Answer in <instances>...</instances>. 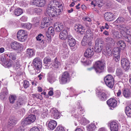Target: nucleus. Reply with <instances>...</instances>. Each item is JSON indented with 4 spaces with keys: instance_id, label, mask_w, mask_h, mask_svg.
Listing matches in <instances>:
<instances>
[{
    "instance_id": "1",
    "label": "nucleus",
    "mask_w": 131,
    "mask_h": 131,
    "mask_svg": "<svg viewBox=\"0 0 131 131\" xmlns=\"http://www.w3.org/2000/svg\"><path fill=\"white\" fill-rule=\"evenodd\" d=\"M62 4L58 5L57 7L55 5L56 3L54 1H50L47 5L46 13L50 17H55L56 16L59 15L63 10ZM50 17H45L43 18L45 22L42 23L40 27L41 29L46 28L48 26L49 21H50Z\"/></svg>"
},
{
    "instance_id": "2",
    "label": "nucleus",
    "mask_w": 131,
    "mask_h": 131,
    "mask_svg": "<svg viewBox=\"0 0 131 131\" xmlns=\"http://www.w3.org/2000/svg\"><path fill=\"white\" fill-rule=\"evenodd\" d=\"M105 68V63L104 61H98L95 62L94 68L97 73L103 72Z\"/></svg>"
},
{
    "instance_id": "3",
    "label": "nucleus",
    "mask_w": 131,
    "mask_h": 131,
    "mask_svg": "<svg viewBox=\"0 0 131 131\" xmlns=\"http://www.w3.org/2000/svg\"><path fill=\"white\" fill-rule=\"evenodd\" d=\"M106 85L109 88H112L114 84V79L113 77L110 74H108L105 77L104 79Z\"/></svg>"
},
{
    "instance_id": "4",
    "label": "nucleus",
    "mask_w": 131,
    "mask_h": 131,
    "mask_svg": "<svg viewBox=\"0 0 131 131\" xmlns=\"http://www.w3.org/2000/svg\"><path fill=\"white\" fill-rule=\"evenodd\" d=\"M33 63L35 69L37 70L36 72L39 73L42 67L41 59L39 57L35 58L33 60Z\"/></svg>"
},
{
    "instance_id": "5",
    "label": "nucleus",
    "mask_w": 131,
    "mask_h": 131,
    "mask_svg": "<svg viewBox=\"0 0 131 131\" xmlns=\"http://www.w3.org/2000/svg\"><path fill=\"white\" fill-rule=\"evenodd\" d=\"M36 119V117L35 115H30L22 121L21 124L24 126L26 125L34 122Z\"/></svg>"
},
{
    "instance_id": "6",
    "label": "nucleus",
    "mask_w": 131,
    "mask_h": 131,
    "mask_svg": "<svg viewBox=\"0 0 131 131\" xmlns=\"http://www.w3.org/2000/svg\"><path fill=\"white\" fill-rule=\"evenodd\" d=\"M121 64L124 70L126 71L130 68V63L126 58H123L121 60Z\"/></svg>"
},
{
    "instance_id": "7",
    "label": "nucleus",
    "mask_w": 131,
    "mask_h": 131,
    "mask_svg": "<svg viewBox=\"0 0 131 131\" xmlns=\"http://www.w3.org/2000/svg\"><path fill=\"white\" fill-rule=\"evenodd\" d=\"M88 35H89V34H87L84 36L81 42L82 46H90L92 45V42L91 40V38Z\"/></svg>"
},
{
    "instance_id": "8",
    "label": "nucleus",
    "mask_w": 131,
    "mask_h": 131,
    "mask_svg": "<svg viewBox=\"0 0 131 131\" xmlns=\"http://www.w3.org/2000/svg\"><path fill=\"white\" fill-rule=\"evenodd\" d=\"M70 81L69 74L68 72L66 71L63 73L61 75L60 80V83L65 84Z\"/></svg>"
},
{
    "instance_id": "9",
    "label": "nucleus",
    "mask_w": 131,
    "mask_h": 131,
    "mask_svg": "<svg viewBox=\"0 0 131 131\" xmlns=\"http://www.w3.org/2000/svg\"><path fill=\"white\" fill-rule=\"evenodd\" d=\"M17 123V120L14 118H10L8 120L7 125V129L10 130L12 129Z\"/></svg>"
},
{
    "instance_id": "10",
    "label": "nucleus",
    "mask_w": 131,
    "mask_h": 131,
    "mask_svg": "<svg viewBox=\"0 0 131 131\" xmlns=\"http://www.w3.org/2000/svg\"><path fill=\"white\" fill-rule=\"evenodd\" d=\"M68 30L66 29H64L61 32L59 35V38L62 40H65L67 39L68 36Z\"/></svg>"
},
{
    "instance_id": "11",
    "label": "nucleus",
    "mask_w": 131,
    "mask_h": 131,
    "mask_svg": "<svg viewBox=\"0 0 131 131\" xmlns=\"http://www.w3.org/2000/svg\"><path fill=\"white\" fill-rule=\"evenodd\" d=\"M10 46L13 49L17 50L23 48L22 45L16 41L12 42L10 44Z\"/></svg>"
},
{
    "instance_id": "12",
    "label": "nucleus",
    "mask_w": 131,
    "mask_h": 131,
    "mask_svg": "<svg viewBox=\"0 0 131 131\" xmlns=\"http://www.w3.org/2000/svg\"><path fill=\"white\" fill-rule=\"evenodd\" d=\"M104 17L105 20L109 21L113 20L115 18L114 14L110 12L106 13L104 14Z\"/></svg>"
},
{
    "instance_id": "13",
    "label": "nucleus",
    "mask_w": 131,
    "mask_h": 131,
    "mask_svg": "<svg viewBox=\"0 0 131 131\" xmlns=\"http://www.w3.org/2000/svg\"><path fill=\"white\" fill-rule=\"evenodd\" d=\"M8 95V91L6 88H3L0 93V98L2 100L6 99Z\"/></svg>"
},
{
    "instance_id": "14",
    "label": "nucleus",
    "mask_w": 131,
    "mask_h": 131,
    "mask_svg": "<svg viewBox=\"0 0 131 131\" xmlns=\"http://www.w3.org/2000/svg\"><path fill=\"white\" fill-rule=\"evenodd\" d=\"M105 41L106 44V46L108 47H112L115 45V42L114 39L109 37L106 38L105 39Z\"/></svg>"
},
{
    "instance_id": "15",
    "label": "nucleus",
    "mask_w": 131,
    "mask_h": 131,
    "mask_svg": "<svg viewBox=\"0 0 131 131\" xmlns=\"http://www.w3.org/2000/svg\"><path fill=\"white\" fill-rule=\"evenodd\" d=\"M94 52L93 49L91 48H88L84 52V56L87 58H91V57L93 55Z\"/></svg>"
},
{
    "instance_id": "16",
    "label": "nucleus",
    "mask_w": 131,
    "mask_h": 131,
    "mask_svg": "<svg viewBox=\"0 0 131 131\" xmlns=\"http://www.w3.org/2000/svg\"><path fill=\"white\" fill-rule=\"evenodd\" d=\"M67 42L68 44L70 47H73L75 46L76 41L75 39L71 35H69L67 38Z\"/></svg>"
},
{
    "instance_id": "17",
    "label": "nucleus",
    "mask_w": 131,
    "mask_h": 131,
    "mask_svg": "<svg viewBox=\"0 0 131 131\" xmlns=\"http://www.w3.org/2000/svg\"><path fill=\"white\" fill-rule=\"evenodd\" d=\"M107 103L109 106L115 107L117 105V102L114 99L111 98L107 101Z\"/></svg>"
},
{
    "instance_id": "18",
    "label": "nucleus",
    "mask_w": 131,
    "mask_h": 131,
    "mask_svg": "<svg viewBox=\"0 0 131 131\" xmlns=\"http://www.w3.org/2000/svg\"><path fill=\"white\" fill-rule=\"evenodd\" d=\"M111 47H108V46H105V49H104L103 51V53L105 55L111 56L112 55V52L111 48Z\"/></svg>"
},
{
    "instance_id": "19",
    "label": "nucleus",
    "mask_w": 131,
    "mask_h": 131,
    "mask_svg": "<svg viewBox=\"0 0 131 131\" xmlns=\"http://www.w3.org/2000/svg\"><path fill=\"white\" fill-rule=\"evenodd\" d=\"M110 128L111 131H118V124L115 122H112L110 124Z\"/></svg>"
},
{
    "instance_id": "20",
    "label": "nucleus",
    "mask_w": 131,
    "mask_h": 131,
    "mask_svg": "<svg viewBox=\"0 0 131 131\" xmlns=\"http://www.w3.org/2000/svg\"><path fill=\"white\" fill-rule=\"evenodd\" d=\"M98 97L102 101H105L107 99V94L102 91L99 92Z\"/></svg>"
},
{
    "instance_id": "21",
    "label": "nucleus",
    "mask_w": 131,
    "mask_h": 131,
    "mask_svg": "<svg viewBox=\"0 0 131 131\" xmlns=\"http://www.w3.org/2000/svg\"><path fill=\"white\" fill-rule=\"evenodd\" d=\"M57 125V123L54 120L50 121L48 124L49 128L51 130L54 129Z\"/></svg>"
},
{
    "instance_id": "22",
    "label": "nucleus",
    "mask_w": 131,
    "mask_h": 131,
    "mask_svg": "<svg viewBox=\"0 0 131 131\" xmlns=\"http://www.w3.org/2000/svg\"><path fill=\"white\" fill-rule=\"evenodd\" d=\"M122 94L126 98L131 97V92L130 90L128 89H124L122 92Z\"/></svg>"
},
{
    "instance_id": "23",
    "label": "nucleus",
    "mask_w": 131,
    "mask_h": 131,
    "mask_svg": "<svg viewBox=\"0 0 131 131\" xmlns=\"http://www.w3.org/2000/svg\"><path fill=\"white\" fill-rule=\"evenodd\" d=\"M54 27L56 31L58 32H60L63 29V24L61 23H59L57 25L55 24Z\"/></svg>"
},
{
    "instance_id": "24",
    "label": "nucleus",
    "mask_w": 131,
    "mask_h": 131,
    "mask_svg": "<svg viewBox=\"0 0 131 131\" xmlns=\"http://www.w3.org/2000/svg\"><path fill=\"white\" fill-rule=\"evenodd\" d=\"M117 27L120 30L121 34H124L126 33V31H127V29L126 26L124 24L120 25L117 26Z\"/></svg>"
},
{
    "instance_id": "25",
    "label": "nucleus",
    "mask_w": 131,
    "mask_h": 131,
    "mask_svg": "<svg viewBox=\"0 0 131 131\" xmlns=\"http://www.w3.org/2000/svg\"><path fill=\"white\" fill-rule=\"evenodd\" d=\"M123 39L128 43L130 42L131 41V36L129 34H127L125 33L124 34H122Z\"/></svg>"
},
{
    "instance_id": "26",
    "label": "nucleus",
    "mask_w": 131,
    "mask_h": 131,
    "mask_svg": "<svg viewBox=\"0 0 131 131\" xmlns=\"http://www.w3.org/2000/svg\"><path fill=\"white\" fill-rule=\"evenodd\" d=\"M51 59L49 57H46L43 59V62L46 64L44 66L45 68L46 69H48L49 68V66L48 64L49 63L51 62Z\"/></svg>"
},
{
    "instance_id": "27",
    "label": "nucleus",
    "mask_w": 131,
    "mask_h": 131,
    "mask_svg": "<svg viewBox=\"0 0 131 131\" xmlns=\"http://www.w3.org/2000/svg\"><path fill=\"white\" fill-rule=\"evenodd\" d=\"M118 46H119V48L121 49H124L126 47V44L124 41L122 40L118 41L117 42Z\"/></svg>"
},
{
    "instance_id": "28",
    "label": "nucleus",
    "mask_w": 131,
    "mask_h": 131,
    "mask_svg": "<svg viewBox=\"0 0 131 131\" xmlns=\"http://www.w3.org/2000/svg\"><path fill=\"white\" fill-rule=\"evenodd\" d=\"M27 56L29 57H31L34 55V50L32 49L28 48L26 51Z\"/></svg>"
},
{
    "instance_id": "29",
    "label": "nucleus",
    "mask_w": 131,
    "mask_h": 131,
    "mask_svg": "<svg viewBox=\"0 0 131 131\" xmlns=\"http://www.w3.org/2000/svg\"><path fill=\"white\" fill-rule=\"evenodd\" d=\"M52 114L54 118L55 119H57L60 117V114L57 110H56L53 111Z\"/></svg>"
},
{
    "instance_id": "30",
    "label": "nucleus",
    "mask_w": 131,
    "mask_h": 131,
    "mask_svg": "<svg viewBox=\"0 0 131 131\" xmlns=\"http://www.w3.org/2000/svg\"><path fill=\"white\" fill-rule=\"evenodd\" d=\"M31 14H33L34 13H36L38 14H40L42 11V10L41 9L39 8H35L34 9H31Z\"/></svg>"
},
{
    "instance_id": "31",
    "label": "nucleus",
    "mask_w": 131,
    "mask_h": 131,
    "mask_svg": "<svg viewBox=\"0 0 131 131\" xmlns=\"http://www.w3.org/2000/svg\"><path fill=\"white\" fill-rule=\"evenodd\" d=\"M95 46H98L101 45L103 46L104 44V42L100 38H98L95 40Z\"/></svg>"
},
{
    "instance_id": "32",
    "label": "nucleus",
    "mask_w": 131,
    "mask_h": 131,
    "mask_svg": "<svg viewBox=\"0 0 131 131\" xmlns=\"http://www.w3.org/2000/svg\"><path fill=\"white\" fill-rule=\"evenodd\" d=\"M24 35H28L27 31L25 30L21 29L18 31L17 34V37L23 36Z\"/></svg>"
},
{
    "instance_id": "33",
    "label": "nucleus",
    "mask_w": 131,
    "mask_h": 131,
    "mask_svg": "<svg viewBox=\"0 0 131 131\" xmlns=\"http://www.w3.org/2000/svg\"><path fill=\"white\" fill-rule=\"evenodd\" d=\"M126 20L123 17H119L115 22L116 23L118 24H122L125 23L126 21Z\"/></svg>"
},
{
    "instance_id": "34",
    "label": "nucleus",
    "mask_w": 131,
    "mask_h": 131,
    "mask_svg": "<svg viewBox=\"0 0 131 131\" xmlns=\"http://www.w3.org/2000/svg\"><path fill=\"white\" fill-rule=\"evenodd\" d=\"M125 112L128 116L131 117V109L129 106H127L125 108Z\"/></svg>"
},
{
    "instance_id": "35",
    "label": "nucleus",
    "mask_w": 131,
    "mask_h": 131,
    "mask_svg": "<svg viewBox=\"0 0 131 131\" xmlns=\"http://www.w3.org/2000/svg\"><path fill=\"white\" fill-rule=\"evenodd\" d=\"M103 48V45H100L99 46H95L94 49L95 52L97 53H99L102 51Z\"/></svg>"
},
{
    "instance_id": "36",
    "label": "nucleus",
    "mask_w": 131,
    "mask_h": 131,
    "mask_svg": "<svg viewBox=\"0 0 131 131\" xmlns=\"http://www.w3.org/2000/svg\"><path fill=\"white\" fill-rule=\"evenodd\" d=\"M28 37V35H24L23 36H17V38L20 41L23 42L25 41Z\"/></svg>"
},
{
    "instance_id": "37",
    "label": "nucleus",
    "mask_w": 131,
    "mask_h": 131,
    "mask_svg": "<svg viewBox=\"0 0 131 131\" xmlns=\"http://www.w3.org/2000/svg\"><path fill=\"white\" fill-rule=\"evenodd\" d=\"M23 11L21 9L18 8L14 10V14L17 16H18L23 13Z\"/></svg>"
},
{
    "instance_id": "38",
    "label": "nucleus",
    "mask_w": 131,
    "mask_h": 131,
    "mask_svg": "<svg viewBox=\"0 0 131 131\" xmlns=\"http://www.w3.org/2000/svg\"><path fill=\"white\" fill-rule=\"evenodd\" d=\"M60 65V62L58 61L57 58H56L54 59V62L53 63V67L55 68H57Z\"/></svg>"
},
{
    "instance_id": "39",
    "label": "nucleus",
    "mask_w": 131,
    "mask_h": 131,
    "mask_svg": "<svg viewBox=\"0 0 131 131\" xmlns=\"http://www.w3.org/2000/svg\"><path fill=\"white\" fill-rule=\"evenodd\" d=\"M12 60H10L6 61L3 66L6 68L10 67L12 65Z\"/></svg>"
},
{
    "instance_id": "40",
    "label": "nucleus",
    "mask_w": 131,
    "mask_h": 131,
    "mask_svg": "<svg viewBox=\"0 0 131 131\" xmlns=\"http://www.w3.org/2000/svg\"><path fill=\"white\" fill-rule=\"evenodd\" d=\"M96 126L94 124L89 125L87 126V130L89 131H93L95 128Z\"/></svg>"
},
{
    "instance_id": "41",
    "label": "nucleus",
    "mask_w": 131,
    "mask_h": 131,
    "mask_svg": "<svg viewBox=\"0 0 131 131\" xmlns=\"http://www.w3.org/2000/svg\"><path fill=\"white\" fill-rule=\"evenodd\" d=\"M20 66L19 63V61L18 60H16L14 64V68L16 70L19 68Z\"/></svg>"
},
{
    "instance_id": "42",
    "label": "nucleus",
    "mask_w": 131,
    "mask_h": 131,
    "mask_svg": "<svg viewBox=\"0 0 131 131\" xmlns=\"http://www.w3.org/2000/svg\"><path fill=\"white\" fill-rule=\"evenodd\" d=\"M6 61V58L4 56L3 54L0 56V63L3 66Z\"/></svg>"
},
{
    "instance_id": "43",
    "label": "nucleus",
    "mask_w": 131,
    "mask_h": 131,
    "mask_svg": "<svg viewBox=\"0 0 131 131\" xmlns=\"http://www.w3.org/2000/svg\"><path fill=\"white\" fill-rule=\"evenodd\" d=\"M7 55L9 58L13 60H15L16 59V55L14 53H10L7 54Z\"/></svg>"
},
{
    "instance_id": "44",
    "label": "nucleus",
    "mask_w": 131,
    "mask_h": 131,
    "mask_svg": "<svg viewBox=\"0 0 131 131\" xmlns=\"http://www.w3.org/2000/svg\"><path fill=\"white\" fill-rule=\"evenodd\" d=\"M24 102V100L22 98H20L18 100L16 105L18 107L21 106L23 105Z\"/></svg>"
},
{
    "instance_id": "45",
    "label": "nucleus",
    "mask_w": 131,
    "mask_h": 131,
    "mask_svg": "<svg viewBox=\"0 0 131 131\" xmlns=\"http://www.w3.org/2000/svg\"><path fill=\"white\" fill-rule=\"evenodd\" d=\"M32 21L34 24L35 26H37L39 24V18L37 17H35L32 20Z\"/></svg>"
},
{
    "instance_id": "46",
    "label": "nucleus",
    "mask_w": 131,
    "mask_h": 131,
    "mask_svg": "<svg viewBox=\"0 0 131 131\" xmlns=\"http://www.w3.org/2000/svg\"><path fill=\"white\" fill-rule=\"evenodd\" d=\"M21 26L22 27L28 29H30L31 27V25L30 23L22 24Z\"/></svg>"
},
{
    "instance_id": "47",
    "label": "nucleus",
    "mask_w": 131,
    "mask_h": 131,
    "mask_svg": "<svg viewBox=\"0 0 131 131\" xmlns=\"http://www.w3.org/2000/svg\"><path fill=\"white\" fill-rule=\"evenodd\" d=\"M113 59L114 61L116 62L119 61L120 59L119 55L114 54L113 55Z\"/></svg>"
},
{
    "instance_id": "48",
    "label": "nucleus",
    "mask_w": 131,
    "mask_h": 131,
    "mask_svg": "<svg viewBox=\"0 0 131 131\" xmlns=\"http://www.w3.org/2000/svg\"><path fill=\"white\" fill-rule=\"evenodd\" d=\"M48 32L51 35L53 36L54 35V29L52 27H49L48 29Z\"/></svg>"
},
{
    "instance_id": "49",
    "label": "nucleus",
    "mask_w": 131,
    "mask_h": 131,
    "mask_svg": "<svg viewBox=\"0 0 131 131\" xmlns=\"http://www.w3.org/2000/svg\"><path fill=\"white\" fill-rule=\"evenodd\" d=\"M107 70L108 72L112 73L114 72V67H113L111 65H110L108 67Z\"/></svg>"
},
{
    "instance_id": "50",
    "label": "nucleus",
    "mask_w": 131,
    "mask_h": 131,
    "mask_svg": "<svg viewBox=\"0 0 131 131\" xmlns=\"http://www.w3.org/2000/svg\"><path fill=\"white\" fill-rule=\"evenodd\" d=\"M16 99V96L14 95H11L9 97V101L11 103H14Z\"/></svg>"
},
{
    "instance_id": "51",
    "label": "nucleus",
    "mask_w": 131,
    "mask_h": 131,
    "mask_svg": "<svg viewBox=\"0 0 131 131\" xmlns=\"http://www.w3.org/2000/svg\"><path fill=\"white\" fill-rule=\"evenodd\" d=\"M39 4L38 5L39 7L43 6L46 3L45 0H39Z\"/></svg>"
},
{
    "instance_id": "52",
    "label": "nucleus",
    "mask_w": 131,
    "mask_h": 131,
    "mask_svg": "<svg viewBox=\"0 0 131 131\" xmlns=\"http://www.w3.org/2000/svg\"><path fill=\"white\" fill-rule=\"evenodd\" d=\"M123 74L122 70L120 68L117 69L116 71V74L118 76L122 75Z\"/></svg>"
},
{
    "instance_id": "53",
    "label": "nucleus",
    "mask_w": 131,
    "mask_h": 131,
    "mask_svg": "<svg viewBox=\"0 0 131 131\" xmlns=\"http://www.w3.org/2000/svg\"><path fill=\"white\" fill-rule=\"evenodd\" d=\"M44 36L42 34H40L38 35V36L36 37L37 40L39 41H41L42 39L43 38Z\"/></svg>"
},
{
    "instance_id": "54",
    "label": "nucleus",
    "mask_w": 131,
    "mask_h": 131,
    "mask_svg": "<svg viewBox=\"0 0 131 131\" xmlns=\"http://www.w3.org/2000/svg\"><path fill=\"white\" fill-rule=\"evenodd\" d=\"M54 131H64V129L62 126L59 125L56 128Z\"/></svg>"
},
{
    "instance_id": "55",
    "label": "nucleus",
    "mask_w": 131,
    "mask_h": 131,
    "mask_svg": "<svg viewBox=\"0 0 131 131\" xmlns=\"http://www.w3.org/2000/svg\"><path fill=\"white\" fill-rule=\"evenodd\" d=\"M75 27L77 29L79 30H82L84 29V27L83 26L79 24L76 25L75 26Z\"/></svg>"
},
{
    "instance_id": "56",
    "label": "nucleus",
    "mask_w": 131,
    "mask_h": 131,
    "mask_svg": "<svg viewBox=\"0 0 131 131\" xmlns=\"http://www.w3.org/2000/svg\"><path fill=\"white\" fill-rule=\"evenodd\" d=\"M39 3V0H34L32 2V4L38 7Z\"/></svg>"
},
{
    "instance_id": "57",
    "label": "nucleus",
    "mask_w": 131,
    "mask_h": 131,
    "mask_svg": "<svg viewBox=\"0 0 131 131\" xmlns=\"http://www.w3.org/2000/svg\"><path fill=\"white\" fill-rule=\"evenodd\" d=\"M24 87L25 88H27L29 86V82L27 81H24Z\"/></svg>"
},
{
    "instance_id": "58",
    "label": "nucleus",
    "mask_w": 131,
    "mask_h": 131,
    "mask_svg": "<svg viewBox=\"0 0 131 131\" xmlns=\"http://www.w3.org/2000/svg\"><path fill=\"white\" fill-rule=\"evenodd\" d=\"M47 80L51 83H53L54 81L53 77L51 76L47 78Z\"/></svg>"
},
{
    "instance_id": "59",
    "label": "nucleus",
    "mask_w": 131,
    "mask_h": 131,
    "mask_svg": "<svg viewBox=\"0 0 131 131\" xmlns=\"http://www.w3.org/2000/svg\"><path fill=\"white\" fill-rule=\"evenodd\" d=\"M79 109L80 110L79 112L78 113L79 115V114L80 115V114H83L84 112V110L83 108H82L80 106H79Z\"/></svg>"
},
{
    "instance_id": "60",
    "label": "nucleus",
    "mask_w": 131,
    "mask_h": 131,
    "mask_svg": "<svg viewBox=\"0 0 131 131\" xmlns=\"http://www.w3.org/2000/svg\"><path fill=\"white\" fill-rule=\"evenodd\" d=\"M29 131H40V130L38 127H34L31 129Z\"/></svg>"
},
{
    "instance_id": "61",
    "label": "nucleus",
    "mask_w": 131,
    "mask_h": 131,
    "mask_svg": "<svg viewBox=\"0 0 131 131\" xmlns=\"http://www.w3.org/2000/svg\"><path fill=\"white\" fill-rule=\"evenodd\" d=\"M78 34L80 35H83L84 34V31L83 29L82 30H79L77 31Z\"/></svg>"
},
{
    "instance_id": "62",
    "label": "nucleus",
    "mask_w": 131,
    "mask_h": 131,
    "mask_svg": "<svg viewBox=\"0 0 131 131\" xmlns=\"http://www.w3.org/2000/svg\"><path fill=\"white\" fill-rule=\"evenodd\" d=\"M81 121L83 123V124L84 125H85L88 123V121L85 118H82L81 119Z\"/></svg>"
},
{
    "instance_id": "63",
    "label": "nucleus",
    "mask_w": 131,
    "mask_h": 131,
    "mask_svg": "<svg viewBox=\"0 0 131 131\" xmlns=\"http://www.w3.org/2000/svg\"><path fill=\"white\" fill-rule=\"evenodd\" d=\"M36 98L37 99L41 100L42 99V96L38 94H36Z\"/></svg>"
},
{
    "instance_id": "64",
    "label": "nucleus",
    "mask_w": 131,
    "mask_h": 131,
    "mask_svg": "<svg viewBox=\"0 0 131 131\" xmlns=\"http://www.w3.org/2000/svg\"><path fill=\"white\" fill-rule=\"evenodd\" d=\"M20 20L23 21H25L27 20V18L25 16H23L20 18Z\"/></svg>"
}]
</instances>
